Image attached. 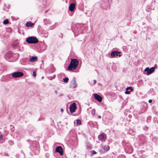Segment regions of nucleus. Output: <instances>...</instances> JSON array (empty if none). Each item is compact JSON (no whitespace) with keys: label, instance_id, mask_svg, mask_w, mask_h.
<instances>
[{"label":"nucleus","instance_id":"nucleus-33","mask_svg":"<svg viewBox=\"0 0 158 158\" xmlns=\"http://www.w3.org/2000/svg\"><path fill=\"white\" fill-rule=\"evenodd\" d=\"M64 95V94H61L60 95V96H62Z\"/></svg>","mask_w":158,"mask_h":158},{"label":"nucleus","instance_id":"nucleus-11","mask_svg":"<svg viewBox=\"0 0 158 158\" xmlns=\"http://www.w3.org/2000/svg\"><path fill=\"white\" fill-rule=\"evenodd\" d=\"M75 7V5L74 3H71L69 7V9L71 11H73Z\"/></svg>","mask_w":158,"mask_h":158},{"label":"nucleus","instance_id":"nucleus-5","mask_svg":"<svg viewBox=\"0 0 158 158\" xmlns=\"http://www.w3.org/2000/svg\"><path fill=\"white\" fill-rule=\"evenodd\" d=\"M77 84L76 82L75 79L73 77L70 82V87L72 88H74L77 86Z\"/></svg>","mask_w":158,"mask_h":158},{"label":"nucleus","instance_id":"nucleus-26","mask_svg":"<svg viewBox=\"0 0 158 158\" xmlns=\"http://www.w3.org/2000/svg\"><path fill=\"white\" fill-rule=\"evenodd\" d=\"M2 137H3V136H2V135H0V140H2Z\"/></svg>","mask_w":158,"mask_h":158},{"label":"nucleus","instance_id":"nucleus-32","mask_svg":"<svg viewBox=\"0 0 158 158\" xmlns=\"http://www.w3.org/2000/svg\"><path fill=\"white\" fill-rule=\"evenodd\" d=\"M98 118H101V116L99 115L98 116Z\"/></svg>","mask_w":158,"mask_h":158},{"label":"nucleus","instance_id":"nucleus-4","mask_svg":"<svg viewBox=\"0 0 158 158\" xmlns=\"http://www.w3.org/2000/svg\"><path fill=\"white\" fill-rule=\"evenodd\" d=\"M155 69V68L154 67H152L150 69H149L148 67H147L145 69L144 71L147 72L146 74L147 75H149L154 71Z\"/></svg>","mask_w":158,"mask_h":158},{"label":"nucleus","instance_id":"nucleus-13","mask_svg":"<svg viewBox=\"0 0 158 158\" xmlns=\"http://www.w3.org/2000/svg\"><path fill=\"white\" fill-rule=\"evenodd\" d=\"M33 25V24L32 23L30 22H27L26 23V26L27 27H31Z\"/></svg>","mask_w":158,"mask_h":158},{"label":"nucleus","instance_id":"nucleus-2","mask_svg":"<svg viewBox=\"0 0 158 158\" xmlns=\"http://www.w3.org/2000/svg\"><path fill=\"white\" fill-rule=\"evenodd\" d=\"M26 41L29 44H37L39 41L35 37L30 36L27 37L26 39Z\"/></svg>","mask_w":158,"mask_h":158},{"label":"nucleus","instance_id":"nucleus-17","mask_svg":"<svg viewBox=\"0 0 158 158\" xmlns=\"http://www.w3.org/2000/svg\"><path fill=\"white\" fill-rule=\"evenodd\" d=\"M77 124V125H79L81 124V121L80 119H77L76 120Z\"/></svg>","mask_w":158,"mask_h":158},{"label":"nucleus","instance_id":"nucleus-20","mask_svg":"<svg viewBox=\"0 0 158 158\" xmlns=\"http://www.w3.org/2000/svg\"><path fill=\"white\" fill-rule=\"evenodd\" d=\"M126 89H127L128 90H130V91H132L133 90V89L132 87H127Z\"/></svg>","mask_w":158,"mask_h":158},{"label":"nucleus","instance_id":"nucleus-18","mask_svg":"<svg viewBox=\"0 0 158 158\" xmlns=\"http://www.w3.org/2000/svg\"><path fill=\"white\" fill-rule=\"evenodd\" d=\"M110 147L109 146H108V147L106 146H105L103 148L105 151H108L110 149Z\"/></svg>","mask_w":158,"mask_h":158},{"label":"nucleus","instance_id":"nucleus-12","mask_svg":"<svg viewBox=\"0 0 158 158\" xmlns=\"http://www.w3.org/2000/svg\"><path fill=\"white\" fill-rule=\"evenodd\" d=\"M37 57L36 56H32L30 58L29 61L30 62H35L37 60Z\"/></svg>","mask_w":158,"mask_h":158},{"label":"nucleus","instance_id":"nucleus-31","mask_svg":"<svg viewBox=\"0 0 158 158\" xmlns=\"http://www.w3.org/2000/svg\"><path fill=\"white\" fill-rule=\"evenodd\" d=\"M55 93L56 94H57V90H55Z\"/></svg>","mask_w":158,"mask_h":158},{"label":"nucleus","instance_id":"nucleus-25","mask_svg":"<svg viewBox=\"0 0 158 158\" xmlns=\"http://www.w3.org/2000/svg\"><path fill=\"white\" fill-rule=\"evenodd\" d=\"M92 153L93 155H94L96 154V152L94 150L92 151Z\"/></svg>","mask_w":158,"mask_h":158},{"label":"nucleus","instance_id":"nucleus-6","mask_svg":"<svg viewBox=\"0 0 158 158\" xmlns=\"http://www.w3.org/2000/svg\"><path fill=\"white\" fill-rule=\"evenodd\" d=\"M77 107L76 104L75 103H73L69 107L70 112L71 113H73L75 112Z\"/></svg>","mask_w":158,"mask_h":158},{"label":"nucleus","instance_id":"nucleus-28","mask_svg":"<svg viewBox=\"0 0 158 158\" xmlns=\"http://www.w3.org/2000/svg\"><path fill=\"white\" fill-rule=\"evenodd\" d=\"M94 84H95L96 83V80H94Z\"/></svg>","mask_w":158,"mask_h":158},{"label":"nucleus","instance_id":"nucleus-27","mask_svg":"<svg viewBox=\"0 0 158 158\" xmlns=\"http://www.w3.org/2000/svg\"><path fill=\"white\" fill-rule=\"evenodd\" d=\"M152 100L151 99H150L148 101V102L149 103H152Z\"/></svg>","mask_w":158,"mask_h":158},{"label":"nucleus","instance_id":"nucleus-30","mask_svg":"<svg viewBox=\"0 0 158 158\" xmlns=\"http://www.w3.org/2000/svg\"><path fill=\"white\" fill-rule=\"evenodd\" d=\"M63 111H64L63 109V108H61V112H63Z\"/></svg>","mask_w":158,"mask_h":158},{"label":"nucleus","instance_id":"nucleus-36","mask_svg":"<svg viewBox=\"0 0 158 158\" xmlns=\"http://www.w3.org/2000/svg\"><path fill=\"white\" fill-rule=\"evenodd\" d=\"M17 45V44H15V47H16Z\"/></svg>","mask_w":158,"mask_h":158},{"label":"nucleus","instance_id":"nucleus-23","mask_svg":"<svg viewBox=\"0 0 158 158\" xmlns=\"http://www.w3.org/2000/svg\"><path fill=\"white\" fill-rule=\"evenodd\" d=\"M131 92L130 90L128 91V90L126 89V91L125 92V94H129Z\"/></svg>","mask_w":158,"mask_h":158},{"label":"nucleus","instance_id":"nucleus-35","mask_svg":"<svg viewBox=\"0 0 158 158\" xmlns=\"http://www.w3.org/2000/svg\"><path fill=\"white\" fill-rule=\"evenodd\" d=\"M10 127H12L13 128L14 127L13 126H12V125H10Z\"/></svg>","mask_w":158,"mask_h":158},{"label":"nucleus","instance_id":"nucleus-24","mask_svg":"<svg viewBox=\"0 0 158 158\" xmlns=\"http://www.w3.org/2000/svg\"><path fill=\"white\" fill-rule=\"evenodd\" d=\"M33 76L34 77H35L36 76V73L35 72V71H33Z\"/></svg>","mask_w":158,"mask_h":158},{"label":"nucleus","instance_id":"nucleus-21","mask_svg":"<svg viewBox=\"0 0 158 158\" xmlns=\"http://www.w3.org/2000/svg\"><path fill=\"white\" fill-rule=\"evenodd\" d=\"M95 110L94 109H93L91 110V114L94 116L95 114Z\"/></svg>","mask_w":158,"mask_h":158},{"label":"nucleus","instance_id":"nucleus-19","mask_svg":"<svg viewBox=\"0 0 158 158\" xmlns=\"http://www.w3.org/2000/svg\"><path fill=\"white\" fill-rule=\"evenodd\" d=\"M8 23L9 21L7 19H6L3 21V23L5 25H6Z\"/></svg>","mask_w":158,"mask_h":158},{"label":"nucleus","instance_id":"nucleus-7","mask_svg":"<svg viewBox=\"0 0 158 158\" xmlns=\"http://www.w3.org/2000/svg\"><path fill=\"white\" fill-rule=\"evenodd\" d=\"M98 138L102 142H104L106 139V135L104 133H102L98 136Z\"/></svg>","mask_w":158,"mask_h":158},{"label":"nucleus","instance_id":"nucleus-16","mask_svg":"<svg viewBox=\"0 0 158 158\" xmlns=\"http://www.w3.org/2000/svg\"><path fill=\"white\" fill-rule=\"evenodd\" d=\"M69 79L68 77H66L63 79V81L65 83H67L68 82Z\"/></svg>","mask_w":158,"mask_h":158},{"label":"nucleus","instance_id":"nucleus-34","mask_svg":"<svg viewBox=\"0 0 158 158\" xmlns=\"http://www.w3.org/2000/svg\"><path fill=\"white\" fill-rule=\"evenodd\" d=\"M47 20V19H44V22L46 23V21Z\"/></svg>","mask_w":158,"mask_h":158},{"label":"nucleus","instance_id":"nucleus-29","mask_svg":"<svg viewBox=\"0 0 158 158\" xmlns=\"http://www.w3.org/2000/svg\"><path fill=\"white\" fill-rule=\"evenodd\" d=\"M144 129H145L146 130H147L148 129V127H145L144 128Z\"/></svg>","mask_w":158,"mask_h":158},{"label":"nucleus","instance_id":"nucleus-10","mask_svg":"<svg viewBox=\"0 0 158 158\" xmlns=\"http://www.w3.org/2000/svg\"><path fill=\"white\" fill-rule=\"evenodd\" d=\"M56 152L59 153L61 156L63 154V149L62 147L60 146L56 147Z\"/></svg>","mask_w":158,"mask_h":158},{"label":"nucleus","instance_id":"nucleus-14","mask_svg":"<svg viewBox=\"0 0 158 158\" xmlns=\"http://www.w3.org/2000/svg\"><path fill=\"white\" fill-rule=\"evenodd\" d=\"M86 147L88 149H91L92 148V145L89 144H88L86 145Z\"/></svg>","mask_w":158,"mask_h":158},{"label":"nucleus","instance_id":"nucleus-1","mask_svg":"<svg viewBox=\"0 0 158 158\" xmlns=\"http://www.w3.org/2000/svg\"><path fill=\"white\" fill-rule=\"evenodd\" d=\"M79 61L76 59H71L70 64L68 66L67 70L69 71H72L75 69L77 67Z\"/></svg>","mask_w":158,"mask_h":158},{"label":"nucleus","instance_id":"nucleus-8","mask_svg":"<svg viewBox=\"0 0 158 158\" xmlns=\"http://www.w3.org/2000/svg\"><path fill=\"white\" fill-rule=\"evenodd\" d=\"M121 52H118L117 51H113L111 52V56L113 57H114L115 56H118L120 57L121 56V55H119L120 54Z\"/></svg>","mask_w":158,"mask_h":158},{"label":"nucleus","instance_id":"nucleus-22","mask_svg":"<svg viewBox=\"0 0 158 158\" xmlns=\"http://www.w3.org/2000/svg\"><path fill=\"white\" fill-rule=\"evenodd\" d=\"M8 143H9V144L10 145H13L14 144L13 141L12 140H10L9 141Z\"/></svg>","mask_w":158,"mask_h":158},{"label":"nucleus","instance_id":"nucleus-9","mask_svg":"<svg viewBox=\"0 0 158 158\" xmlns=\"http://www.w3.org/2000/svg\"><path fill=\"white\" fill-rule=\"evenodd\" d=\"M94 97L95 99L99 102H102V98L101 96L97 94L94 93L93 94Z\"/></svg>","mask_w":158,"mask_h":158},{"label":"nucleus","instance_id":"nucleus-15","mask_svg":"<svg viewBox=\"0 0 158 158\" xmlns=\"http://www.w3.org/2000/svg\"><path fill=\"white\" fill-rule=\"evenodd\" d=\"M6 56L7 57H8L9 59H10L12 57V54L10 53H7L6 54Z\"/></svg>","mask_w":158,"mask_h":158},{"label":"nucleus","instance_id":"nucleus-3","mask_svg":"<svg viewBox=\"0 0 158 158\" xmlns=\"http://www.w3.org/2000/svg\"><path fill=\"white\" fill-rule=\"evenodd\" d=\"M12 75L13 77L16 78L23 76V73L21 72H15L12 73Z\"/></svg>","mask_w":158,"mask_h":158}]
</instances>
